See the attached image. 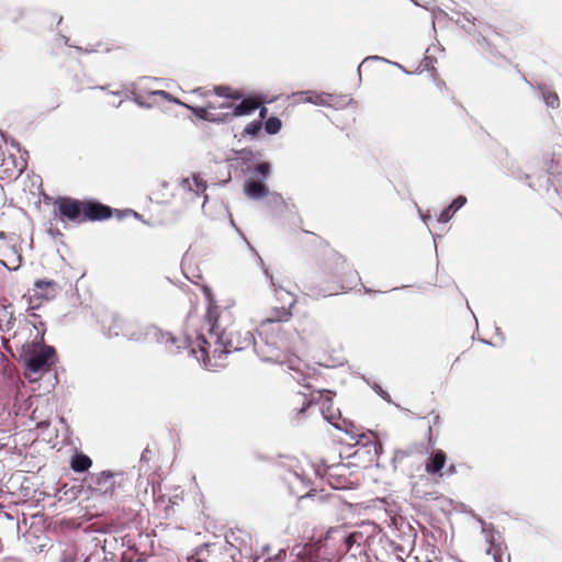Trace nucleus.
Returning <instances> with one entry per match:
<instances>
[{
  "instance_id": "f257e3e1",
  "label": "nucleus",
  "mask_w": 562,
  "mask_h": 562,
  "mask_svg": "<svg viewBox=\"0 0 562 562\" xmlns=\"http://www.w3.org/2000/svg\"><path fill=\"white\" fill-rule=\"evenodd\" d=\"M255 338L250 330H241L237 327V334L227 335L226 339L209 340L203 335H199L190 344L191 353L198 361L202 362L207 369L223 367L221 360L228 353L240 351L254 347Z\"/></svg>"
},
{
  "instance_id": "f03ea898",
  "label": "nucleus",
  "mask_w": 562,
  "mask_h": 562,
  "mask_svg": "<svg viewBox=\"0 0 562 562\" xmlns=\"http://www.w3.org/2000/svg\"><path fill=\"white\" fill-rule=\"evenodd\" d=\"M318 265L325 283L322 288L323 295H335L352 290L360 283L359 273L353 265L333 248L324 251Z\"/></svg>"
},
{
  "instance_id": "7ed1b4c3",
  "label": "nucleus",
  "mask_w": 562,
  "mask_h": 562,
  "mask_svg": "<svg viewBox=\"0 0 562 562\" xmlns=\"http://www.w3.org/2000/svg\"><path fill=\"white\" fill-rule=\"evenodd\" d=\"M54 215L61 222L81 224L85 222L104 221L112 216V209L95 200H78L70 196H58L53 202Z\"/></svg>"
},
{
  "instance_id": "20e7f679",
  "label": "nucleus",
  "mask_w": 562,
  "mask_h": 562,
  "mask_svg": "<svg viewBox=\"0 0 562 562\" xmlns=\"http://www.w3.org/2000/svg\"><path fill=\"white\" fill-rule=\"evenodd\" d=\"M205 318L210 325V339H226L227 335L237 334L234 312L229 306L211 303L207 307Z\"/></svg>"
},
{
  "instance_id": "39448f33",
  "label": "nucleus",
  "mask_w": 562,
  "mask_h": 562,
  "mask_svg": "<svg viewBox=\"0 0 562 562\" xmlns=\"http://www.w3.org/2000/svg\"><path fill=\"white\" fill-rule=\"evenodd\" d=\"M285 338L284 335L268 334L260 336V341L254 344L257 355L267 362L283 363L286 359L284 353Z\"/></svg>"
},
{
  "instance_id": "423d86ee",
  "label": "nucleus",
  "mask_w": 562,
  "mask_h": 562,
  "mask_svg": "<svg viewBox=\"0 0 562 562\" xmlns=\"http://www.w3.org/2000/svg\"><path fill=\"white\" fill-rule=\"evenodd\" d=\"M55 349L52 346L32 345L25 351V376L49 370L54 363Z\"/></svg>"
},
{
  "instance_id": "0eeeda50",
  "label": "nucleus",
  "mask_w": 562,
  "mask_h": 562,
  "mask_svg": "<svg viewBox=\"0 0 562 562\" xmlns=\"http://www.w3.org/2000/svg\"><path fill=\"white\" fill-rule=\"evenodd\" d=\"M99 323L102 331L108 337H117L120 335L128 339H138L136 325L128 322L113 312H106L100 316Z\"/></svg>"
},
{
  "instance_id": "6e6552de",
  "label": "nucleus",
  "mask_w": 562,
  "mask_h": 562,
  "mask_svg": "<svg viewBox=\"0 0 562 562\" xmlns=\"http://www.w3.org/2000/svg\"><path fill=\"white\" fill-rule=\"evenodd\" d=\"M290 299L289 306L273 307L269 315L259 323L257 327L259 336L267 337L268 334L284 335L281 331L280 323L288 322L292 317L291 307L294 304V300Z\"/></svg>"
},
{
  "instance_id": "1a4fd4ad",
  "label": "nucleus",
  "mask_w": 562,
  "mask_h": 562,
  "mask_svg": "<svg viewBox=\"0 0 562 562\" xmlns=\"http://www.w3.org/2000/svg\"><path fill=\"white\" fill-rule=\"evenodd\" d=\"M61 290V285L55 280L46 278L35 280L29 300L31 307L37 308L43 303L55 300Z\"/></svg>"
},
{
  "instance_id": "9d476101",
  "label": "nucleus",
  "mask_w": 562,
  "mask_h": 562,
  "mask_svg": "<svg viewBox=\"0 0 562 562\" xmlns=\"http://www.w3.org/2000/svg\"><path fill=\"white\" fill-rule=\"evenodd\" d=\"M215 99L209 100V109L212 112L232 111L234 102L243 98V92L228 86H215L212 90Z\"/></svg>"
},
{
  "instance_id": "9b49d317",
  "label": "nucleus",
  "mask_w": 562,
  "mask_h": 562,
  "mask_svg": "<svg viewBox=\"0 0 562 562\" xmlns=\"http://www.w3.org/2000/svg\"><path fill=\"white\" fill-rule=\"evenodd\" d=\"M340 425L342 428H339L340 430H344L347 435L350 436L351 439L355 440L356 446H373L374 452L378 454L382 450V446L378 439V436L373 431L363 432L360 430V428L352 423L347 422L346 419H342L340 422Z\"/></svg>"
},
{
  "instance_id": "f8f14e48",
  "label": "nucleus",
  "mask_w": 562,
  "mask_h": 562,
  "mask_svg": "<svg viewBox=\"0 0 562 562\" xmlns=\"http://www.w3.org/2000/svg\"><path fill=\"white\" fill-rule=\"evenodd\" d=\"M85 481L87 486L99 495H112L115 491L114 474L111 472L90 473Z\"/></svg>"
},
{
  "instance_id": "ddd939ff",
  "label": "nucleus",
  "mask_w": 562,
  "mask_h": 562,
  "mask_svg": "<svg viewBox=\"0 0 562 562\" xmlns=\"http://www.w3.org/2000/svg\"><path fill=\"white\" fill-rule=\"evenodd\" d=\"M324 512L337 521H341L352 512V507L338 495L331 494L327 495L324 499Z\"/></svg>"
},
{
  "instance_id": "4468645a",
  "label": "nucleus",
  "mask_w": 562,
  "mask_h": 562,
  "mask_svg": "<svg viewBox=\"0 0 562 562\" xmlns=\"http://www.w3.org/2000/svg\"><path fill=\"white\" fill-rule=\"evenodd\" d=\"M192 560L193 562H235L231 548H224L216 552L215 548L210 550L209 546L199 548Z\"/></svg>"
},
{
  "instance_id": "2eb2a0df",
  "label": "nucleus",
  "mask_w": 562,
  "mask_h": 562,
  "mask_svg": "<svg viewBox=\"0 0 562 562\" xmlns=\"http://www.w3.org/2000/svg\"><path fill=\"white\" fill-rule=\"evenodd\" d=\"M318 401L321 402V411L326 420L336 428H342L340 425V411L335 407L330 391L318 392Z\"/></svg>"
},
{
  "instance_id": "dca6fc26",
  "label": "nucleus",
  "mask_w": 562,
  "mask_h": 562,
  "mask_svg": "<svg viewBox=\"0 0 562 562\" xmlns=\"http://www.w3.org/2000/svg\"><path fill=\"white\" fill-rule=\"evenodd\" d=\"M148 334L153 336L157 344L162 345L169 352L179 351L182 348V345L188 346L191 349L190 344L192 341H182L171 333L162 331L159 328L153 327L149 329Z\"/></svg>"
},
{
  "instance_id": "f3484780",
  "label": "nucleus",
  "mask_w": 562,
  "mask_h": 562,
  "mask_svg": "<svg viewBox=\"0 0 562 562\" xmlns=\"http://www.w3.org/2000/svg\"><path fill=\"white\" fill-rule=\"evenodd\" d=\"M335 535H339L342 539V544L338 549V552L346 553L348 552L353 544H357L358 547L361 546V543L364 541L363 533L360 531H352L349 533H346V531L340 528H330L326 533V541H328L330 538H334Z\"/></svg>"
},
{
  "instance_id": "a211bd4d",
  "label": "nucleus",
  "mask_w": 562,
  "mask_h": 562,
  "mask_svg": "<svg viewBox=\"0 0 562 562\" xmlns=\"http://www.w3.org/2000/svg\"><path fill=\"white\" fill-rule=\"evenodd\" d=\"M239 101V103L234 102L232 111L223 112V114H227V122L236 116L249 115L261 105L260 99L256 97H249L246 99L243 97Z\"/></svg>"
},
{
  "instance_id": "6ab92c4d",
  "label": "nucleus",
  "mask_w": 562,
  "mask_h": 562,
  "mask_svg": "<svg viewBox=\"0 0 562 562\" xmlns=\"http://www.w3.org/2000/svg\"><path fill=\"white\" fill-rule=\"evenodd\" d=\"M314 401V397L310 398L307 394L296 392L288 397L286 407L290 413L297 416L306 412V409L313 404Z\"/></svg>"
},
{
  "instance_id": "aec40b11",
  "label": "nucleus",
  "mask_w": 562,
  "mask_h": 562,
  "mask_svg": "<svg viewBox=\"0 0 562 562\" xmlns=\"http://www.w3.org/2000/svg\"><path fill=\"white\" fill-rule=\"evenodd\" d=\"M446 462V452L440 449H437L427 458L425 462V471L428 474H438L439 476H442V469L445 468Z\"/></svg>"
},
{
  "instance_id": "412c9836",
  "label": "nucleus",
  "mask_w": 562,
  "mask_h": 562,
  "mask_svg": "<svg viewBox=\"0 0 562 562\" xmlns=\"http://www.w3.org/2000/svg\"><path fill=\"white\" fill-rule=\"evenodd\" d=\"M191 112L199 119L215 123H226L227 114H223V112H212L209 109V103L206 102L203 106H188Z\"/></svg>"
},
{
  "instance_id": "4be33fe9",
  "label": "nucleus",
  "mask_w": 562,
  "mask_h": 562,
  "mask_svg": "<svg viewBox=\"0 0 562 562\" xmlns=\"http://www.w3.org/2000/svg\"><path fill=\"white\" fill-rule=\"evenodd\" d=\"M346 471L345 464H337L327 467L325 470V476L327 477L328 483L334 488H344L346 487L347 479L342 477L344 474L341 472Z\"/></svg>"
},
{
  "instance_id": "5701e85b",
  "label": "nucleus",
  "mask_w": 562,
  "mask_h": 562,
  "mask_svg": "<svg viewBox=\"0 0 562 562\" xmlns=\"http://www.w3.org/2000/svg\"><path fill=\"white\" fill-rule=\"evenodd\" d=\"M297 101L308 102L316 105H324L327 103V94L317 93L315 91H304L295 94Z\"/></svg>"
},
{
  "instance_id": "b1692460",
  "label": "nucleus",
  "mask_w": 562,
  "mask_h": 562,
  "mask_svg": "<svg viewBox=\"0 0 562 562\" xmlns=\"http://www.w3.org/2000/svg\"><path fill=\"white\" fill-rule=\"evenodd\" d=\"M91 464L92 460L88 456L83 453H76L71 458L70 468L75 472H85L91 467Z\"/></svg>"
},
{
  "instance_id": "393cba45",
  "label": "nucleus",
  "mask_w": 562,
  "mask_h": 562,
  "mask_svg": "<svg viewBox=\"0 0 562 562\" xmlns=\"http://www.w3.org/2000/svg\"><path fill=\"white\" fill-rule=\"evenodd\" d=\"M246 193L252 199H260L268 194V188L262 182L250 181L246 184Z\"/></svg>"
},
{
  "instance_id": "a878e982",
  "label": "nucleus",
  "mask_w": 562,
  "mask_h": 562,
  "mask_svg": "<svg viewBox=\"0 0 562 562\" xmlns=\"http://www.w3.org/2000/svg\"><path fill=\"white\" fill-rule=\"evenodd\" d=\"M183 187L194 191L196 194H200L205 192L207 184L201 177L193 175L192 181L190 179L183 180Z\"/></svg>"
},
{
  "instance_id": "bb28decb",
  "label": "nucleus",
  "mask_w": 562,
  "mask_h": 562,
  "mask_svg": "<svg viewBox=\"0 0 562 562\" xmlns=\"http://www.w3.org/2000/svg\"><path fill=\"white\" fill-rule=\"evenodd\" d=\"M281 120L277 116H271L265 122V130L268 134L274 135L281 130Z\"/></svg>"
},
{
  "instance_id": "cd10ccee",
  "label": "nucleus",
  "mask_w": 562,
  "mask_h": 562,
  "mask_svg": "<svg viewBox=\"0 0 562 562\" xmlns=\"http://www.w3.org/2000/svg\"><path fill=\"white\" fill-rule=\"evenodd\" d=\"M412 493L416 498L420 499H435L436 496L434 492H425L420 488V482H415L412 487Z\"/></svg>"
},
{
  "instance_id": "c85d7f7f",
  "label": "nucleus",
  "mask_w": 562,
  "mask_h": 562,
  "mask_svg": "<svg viewBox=\"0 0 562 562\" xmlns=\"http://www.w3.org/2000/svg\"><path fill=\"white\" fill-rule=\"evenodd\" d=\"M262 128V122L261 121H252L248 123L243 132V135H250V136H257L259 132Z\"/></svg>"
},
{
  "instance_id": "c756f323",
  "label": "nucleus",
  "mask_w": 562,
  "mask_h": 562,
  "mask_svg": "<svg viewBox=\"0 0 562 562\" xmlns=\"http://www.w3.org/2000/svg\"><path fill=\"white\" fill-rule=\"evenodd\" d=\"M454 213H452V210L449 207V205L443 209L440 214L438 215V222L440 223H448Z\"/></svg>"
},
{
  "instance_id": "7c9ffc66",
  "label": "nucleus",
  "mask_w": 562,
  "mask_h": 562,
  "mask_svg": "<svg viewBox=\"0 0 562 562\" xmlns=\"http://www.w3.org/2000/svg\"><path fill=\"white\" fill-rule=\"evenodd\" d=\"M467 202V199L462 195L454 199L449 207L452 210V213H456L460 207H462Z\"/></svg>"
},
{
  "instance_id": "2f4dec72",
  "label": "nucleus",
  "mask_w": 562,
  "mask_h": 562,
  "mask_svg": "<svg viewBox=\"0 0 562 562\" xmlns=\"http://www.w3.org/2000/svg\"><path fill=\"white\" fill-rule=\"evenodd\" d=\"M467 202V199L462 195L454 199L449 207L452 210V213H456L460 207H462Z\"/></svg>"
},
{
  "instance_id": "473e14b6",
  "label": "nucleus",
  "mask_w": 562,
  "mask_h": 562,
  "mask_svg": "<svg viewBox=\"0 0 562 562\" xmlns=\"http://www.w3.org/2000/svg\"><path fill=\"white\" fill-rule=\"evenodd\" d=\"M467 202V199L462 195L454 199L449 207L452 210V213H456L460 207H462Z\"/></svg>"
},
{
  "instance_id": "72a5a7b5",
  "label": "nucleus",
  "mask_w": 562,
  "mask_h": 562,
  "mask_svg": "<svg viewBox=\"0 0 562 562\" xmlns=\"http://www.w3.org/2000/svg\"><path fill=\"white\" fill-rule=\"evenodd\" d=\"M256 171L260 176L266 177L270 172V165L268 162H261L256 167Z\"/></svg>"
},
{
  "instance_id": "f704fd0d",
  "label": "nucleus",
  "mask_w": 562,
  "mask_h": 562,
  "mask_svg": "<svg viewBox=\"0 0 562 562\" xmlns=\"http://www.w3.org/2000/svg\"><path fill=\"white\" fill-rule=\"evenodd\" d=\"M546 103L552 108H555L559 105V98L557 95V93H549L547 97H546Z\"/></svg>"
},
{
  "instance_id": "c9c22d12",
  "label": "nucleus",
  "mask_w": 562,
  "mask_h": 562,
  "mask_svg": "<svg viewBox=\"0 0 562 562\" xmlns=\"http://www.w3.org/2000/svg\"><path fill=\"white\" fill-rule=\"evenodd\" d=\"M413 562H438V561H432L428 557H414Z\"/></svg>"
},
{
  "instance_id": "e433bc0d",
  "label": "nucleus",
  "mask_w": 562,
  "mask_h": 562,
  "mask_svg": "<svg viewBox=\"0 0 562 562\" xmlns=\"http://www.w3.org/2000/svg\"><path fill=\"white\" fill-rule=\"evenodd\" d=\"M456 473H457V468H456V465H454V464H450V465L447 468V470H446V472H445L443 474L453 475V474H456Z\"/></svg>"
},
{
  "instance_id": "4c0bfd02",
  "label": "nucleus",
  "mask_w": 562,
  "mask_h": 562,
  "mask_svg": "<svg viewBox=\"0 0 562 562\" xmlns=\"http://www.w3.org/2000/svg\"><path fill=\"white\" fill-rule=\"evenodd\" d=\"M267 113H268V109L266 106L260 105V111H259L260 119H266Z\"/></svg>"
},
{
  "instance_id": "58836bf2",
  "label": "nucleus",
  "mask_w": 562,
  "mask_h": 562,
  "mask_svg": "<svg viewBox=\"0 0 562 562\" xmlns=\"http://www.w3.org/2000/svg\"><path fill=\"white\" fill-rule=\"evenodd\" d=\"M303 383H304V384H305V386H307L308 389H311V387H312V385H311L308 382H306V379H305V378L303 379Z\"/></svg>"
},
{
  "instance_id": "ea45409f",
  "label": "nucleus",
  "mask_w": 562,
  "mask_h": 562,
  "mask_svg": "<svg viewBox=\"0 0 562 562\" xmlns=\"http://www.w3.org/2000/svg\"><path fill=\"white\" fill-rule=\"evenodd\" d=\"M420 481H424V482H426V483H428V482H429V480H428V479H426V477H422V479H420Z\"/></svg>"
},
{
  "instance_id": "a19ab883",
  "label": "nucleus",
  "mask_w": 562,
  "mask_h": 562,
  "mask_svg": "<svg viewBox=\"0 0 562 562\" xmlns=\"http://www.w3.org/2000/svg\"><path fill=\"white\" fill-rule=\"evenodd\" d=\"M0 265H2V266H4V267H7L5 262H4V261H2V260H0Z\"/></svg>"
}]
</instances>
